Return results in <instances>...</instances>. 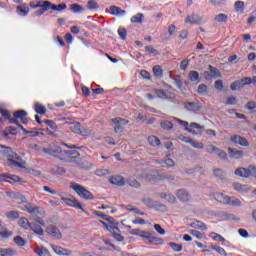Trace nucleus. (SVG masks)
I'll list each match as a JSON object with an SVG mask.
<instances>
[{"label":"nucleus","mask_w":256,"mask_h":256,"mask_svg":"<svg viewBox=\"0 0 256 256\" xmlns=\"http://www.w3.org/2000/svg\"><path fill=\"white\" fill-rule=\"evenodd\" d=\"M190 145H192L195 149H203L205 145L203 142L195 141V140H190Z\"/></svg>","instance_id":"4d7b16f0"},{"label":"nucleus","mask_w":256,"mask_h":256,"mask_svg":"<svg viewBox=\"0 0 256 256\" xmlns=\"http://www.w3.org/2000/svg\"><path fill=\"white\" fill-rule=\"evenodd\" d=\"M24 206V211H27V213H30V215H35V217H43L45 215V209L35 206L31 203L22 204Z\"/></svg>","instance_id":"39448f33"},{"label":"nucleus","mask_w":256,"mask_h":256,"mask_svg":"<svg viewBox=\"0 0 256 256\" xmlns=\"http://www.w3.org/2000/svg\"><path fill=\"white\" fill-rule=\"evenodd\" d=\"M211 249H213V251H216V253H219V255H227V252H225V249L221 246L212 245Z\"/></svg>","instance_id":"bf43d9fd"},{"label":"nucleus","mask_w":256,"mask_h":256,"mask_svg":"<svg viewBox=\"0 0 256 256\" xmlns=\"http://www.w3.org/2000/svg\"><path fill=\"white\" fill-rule=\"evenodd\" d=\"M0 148L4 149L1 151V153H3V155H6V157H9V155L13 153V150L11 149V147H7L5 145L0 144Z\"/></svg>","instance_id":"6e6d98bb"},{"label":"nucleus","mask_w":256,"mask_h":256,"mask_svg":"<svg viewBox=\"0 0 256 256\" xmlns=\"http://www.w3.org/2000/svg\"><path fill=\"white\" fill-rule=\"evenodd\" d=\"M9 167H19L20 169H25V161L17 153L13 152L8 157Z\"/></svg>","instance_id":"7ed1b4c3"},{"label":"nucleus","mask_w":256,"mask_h":256,"mask_svg":"<svg viewBox=\"0 0 256 256\" xmlns=\"http://www.w3.org/2000/svg\"><path fill=\"white\" fill-rule=\"evenodd\" d=\"M227 19H229V17L226 14H218L215 16V21L218 23H227Z\"/></svg>","instance_id":"de8ad7c7"},{"label":"nucleus","mask_w":256,"mask_h":256,"mask_svg":"<svg viewBox=\"0 0 256 256\" xmlns=\"http://www.w3.org/2000/svg\"><path fill=\"white\" fill-rule=\"evenodd\" d=\"M188 79L191 81V83H201V77L199 76V72L195 70H191L188 73Z\"/></svg>","instance_id":"6ab92c4d"},{"label":"nucleus","mask_w":256,"mask_h":256,"mask_svg":"<svg viewBox=\"0 0 256 256\" xmlns=\"http://www.w3.org/2000/svg\"><path fill=\"white\" fill-rule=\"evenodd\" d=\"M126 183L127 185H129L130 187H134L135 189H139V187H141V183H139V181L135 179H128Z\"/></svg>","instance_id":"09e8293b"},{"label":"nucleus","mask_w":256,"mask_h":256,"mask_svg":"<svg viewBox=\"0 0 256 256\" xmlns=\"http://www.w3.org/2000/svg\"><path fill=\"white\" fill-rule=\"evenodd\" d=\"M148 142L151 147H160L161 145V140L157 136H149Z\"/></svg>","instance_id":"7c9ffc66"},{"label":"nucleus","mask_w":256,"mask_h":256,"mask_svg":"<svg viewBox=\"0 0 256 256\" xmlns=\"http://www.w3.org/2000/svg\"><path fill=\"white\" fill-rule=\"evenodd\" d=\"M44 123L46 125H48L49 129H51V131H57V123H55V121L53 120H44Z\"/></svg>","instance_id":"5fc2aeb1"},{"label":"nucleus","mask_w":256,"mask_h":256,"mask_svg":"<svg viewBox=\"0 0 256 256\" xmlns=\"http://www.w3.org/2000/svg\"><path fill=\"white\" fill-rule=\"evenodd\" d=\"M30 229H32V231L36 233V235H40V236L45 235V231L38 224L32 223V225L30 226Z\"/></svg>","instance_id":"2f4dec72"},{"label":"nucleus","mask_w":256,"mask_h":256,"mask_svg":"<svg viewBox=\"0 0 256 256\" xmlns=\"http://www.w3.org/2000/svg\"><path fill=\"white\" fill-rule=\"evenodd\" d=\"M231 141L232 143L241 145V147H249V141L243 136L233 135L231 136Z\"/></svg>","instance_id":"ddd939ff"},{"label":"nucleus","mask_w":256,"mask_h":256,"mask_svg":"<svg viewBox=\"0 0 256 256\" xmlns=\"http://www.w3.org/2000/svg\"><path fill=\"white\" fill-rule=\"evenodd\" d=\"M53 251L56 253V255L60 256H70L71 255V250L65 249L61 246H52Z\"/></svg>","instance_id":"dca6fc26"},{"label":"nucleus","mask_w":256,"mask_h":256,"mask_svg":"<svg viewBox=\"0 0 256 256\" xmlns=\"http://www.w3.org/2000/svg\"><path fill=\"white\" fill-rule=\"evenodd\" d=\"M109 182L112 185H117V187H123V185H125V179H123V176L120 175L112 176L109 179Z\"/></svg>","instance_id":"f3484780"},{"label":"nucleus","mask_w":256,"mask_h":256,"mask_svg":"<svg viewBox=\"0 0 256 256\" xmlns=\"http://www.w3.org/2000/svg\"><path fill=\"white\" fill-rule=\"evenodd\" d=\"M70 11H72V13H76V14L85 13V8H83V6H81L77 3H74V4H71Z\"/></svg>","instance_id":"c756f323"},{"label":"nucleus","mask_w":256,"mask_h":256,"mask_svg":"<svg viewBox=\"0 0 256 256\" xmlns=\"http://www.w3.org/2000/svg\"><path fill=\"white\" fill-rule=\"evenodd\" d=\"M130 233L131 235H137L138 237H142V239H145V236L147 235V231H143L139 229H132Z\"/></svg>","instance_id":"a19ab883"},{"label":"nucleus","mask_w":256,"mask_h":256,"mask_svg":"<svg viewBox=\"0 0 256 256\" xmlns=\"http://www.w3.org/2000/svg\"><path fill=\"white\" fill-rule=\"evenodd\" d=\"M145 51L149 53V55H159V50L153 48V46H146Z\"/></svg>","instance_id":"e2e57ef3"},{"label":"nucleus","mask_w":256,"mask_h":256,"mask_svg":"<svg viewBox=\"0 0 256 256\" xmlns=\"http://www.w3.org/2000/svg\"><path fill=\"white\" fill-rule=\"evenodd\" d=\"M104 227L107 229V231H109L110 233H115V231H119V227L118 226H114V225H108L107 223L105 222H102Z\"/></svg>","instance_id":"603ef678"},{"label":"nucleus","mask_w":256,"mask_h":256,"mask_svg":"<svg viewBox=\"0 0 256 256\" xmlns=\"http://www.w3.org/2000/svg\"><path fill=\"white\" fill-rule=\"evenodd\" d=\"M67 4L61 3L59 5L52 4V11H65Z\"/></svg>","instance_id":"3c124183"},{"label":"nucleus","mask_w":256,"mask_h":256,"mask_svg":"<svg viewBox=\"0 0 256 256\" xmlns=\"http://www.w3.org/2000/svg\"><path fill=\"white\" fill-rule=\"evenodd\" d=\"M145 18V16L143 15V13H137L136 15L131 17V23H143V19Z\"/></svg>","instance_id":"72a5a7b5"},{"label":"nucleus","mask_w":256,"mask_h":256,"mask_svg":"<svg viewBox=\"0 0 256 256\" xmlns=\"http://www.w3.org/2000/svg\"><path fill=\"white\" fill-rule=\"evenodd\" d=\"M86 8L89 11H98L99 10V3L96 0H89L86 4Z\"/></svg>","instance_id":"c85d7f7f"},{"label":"nucleus","mask_w":256,"mask_h":256,"mask_svg":"<svg viewBox=\"0 0 256 256\" xmlns=\"http://www.w3.org/2000/svg\"><path fill=\"white\" fill-rule=\"evenodd\" d=\"M112 123H114V131L115 133H123L125 131L124 125H127L129 123V120L123 119L121 117H116L112 120Z\"/></svg>","instance_id":"0eeeda50"},{"label":"nucleus","mask_w":256,"mask_h":256,"mask_svg":"<svg viewBox=\"0 0 256 256\" xmlns=\"http://www.w3.org/2000/svg\"><path fill=\"white\" fill-rule=\"evenodd\" d=\"M158 177L162 178V179H167V181H175V175L173 173H162V174H158Z\"/></svg>","instance_id":"ea45409f"},{"label":"nucleus","mask_w":256,"mask_h":256,"mask_svg":"<svg viewBox=\"0 0 256 256\" xmlns=\"http://www.w3.org/2000/svg\"><path fill=\"white\" fill-rule=\"evenodd\" d=\"M224 219H227L228 221H241V218L236 217L234 214L226 213L223 215Z\"/></svg>","instance_id":"052dcab7"},{"label":"nucleus","mask_w":256,"mask_h":256,"mask_svg":"<svg viewBox=\"0 0 256 256\" xmlns=\"http://www.w3.org/2000/svg\"><path fill=\"white\" fill-rule=\"evenodd\" d=\"M14 117L16 119H20V121H21L24 117H27V111H25V110H18L16 112H14Z\"/></svg>","instance_id":"8fccbe9b"},{"label":"nucleus","mask_w":256,"mask_h":256,"mask_svg":"<svg viewBox=\"0 0 256 256\" xmlns=\"http://www.w3.org/2000/svg\"><path fill=\"white\" fill-rule=\"evenodd\" d=\"M176 197L179 199V201H182V203H187L191 200V194H189V192H187L185 189L177 190Z\"/></svg>","instance_id":"f8f14e48"},{"label":"nucleus","mask_w":256,"mask_h":256,"mask_svg":"<svg viewBox=\"0 0 256 256\" xmlns=\"http://www.w3.org/2000/svg\"><path fill=\"white\" fill-rule=\"evenodd\" d=\"M6 217L8 219H19V212L17 211H9L6 213Z\"/></svg>","instance_id":"0e129e2a"},{"label":"nucleus","mask_w":256,"mask_h":256,"mask_svg":"<svg viewBox=\"0 0 256 256\" xmlns=\"http://www.w3.org/2000/svg\"><path fill=\"white\" fill-rule=\"evenodd\" d=\"M233 185L235 191H238V193H243L244 191H247V185H243L241 183H234Z\"/></svg>","instance_id":"a18cd8bd"},{"label":"nucleus","mask_w":256,"mask_h":256,"mask_svg":"<svg viewBox=\"0 0 256 256\" xmlns=\"http://www.w3.org/2000/svg\"><path fill=\"white\" fill-rule=\"evenodd\" d=\"M0 113H1V115L4 119H7L9 121V119L11 117V112H9L8 110L3 109L2 107H0Z\"/></svg>","instance_id":"338daca9"},{"label":"nucleus","mask_w":256,"mask_h":256,"mask_svg":"<svg viewBox=\"0 0 256 256\" xmlns=\"http://www.w3.org/2000/svg\"><path fill=\"white\" fill-rule=\"evenodd\" d=\"M209 71L210 74L212 75V77H214V79H217L218 77H221V72H219V70L213 66H209Z\"/></svg>","instance_id":"c03bdc74"},{"label":"nucleus","mask_w":256,"mask_h":256,"mask_svg":"<svg viewBox=\"0 0 256 256\" xmlns=\"http://www.w3.org/2000/svg\"><path fill=\"white\" fill-rule=\"evenodd\" d=\"M70 130L72 133H76V135H82V137H89L91 135V130L85 128L79 122L72 123Z\"/></svg>","instance_id":"20e7f679"},{"label":"nucleus","mask_w":256,"mask_h":256,"mask_svg":"<svg viewBox=\"0 0 256 256\" xmlns=\"http://www.w3.org/2000/svg\"><path fill=\"white\" fill-rule=\"evenodd\" d=\"M161 197L162 199H165L166 201H168V203H175V196L172 194L162 193Z\"/></svg>","instance_id":"864d4df0"},{"label":"nucleus","mask_w":256,"mask_h":256,"mask_svg":"<svg viewBox=\"0 0 256 256\" xmlns=\"http://www.w3.org/2000/svg\"><path fill=\"white\" fill-rule=\"evenodd\" d=\"M70 189H73L81 197L82 199H86L89 201H93L95 197H93V194L87 190L85 187L81 186V184L77 183H70Z\"/></svg>","instance_id":"f03ea898"},{"label":"nucleus","mask_w":256,"mask_h":256,"mask_svg":"<svg viewBox=\"0 0 256 256\" xmlns=\"http://www.w3.org/2000/svg\"><path fill=\"white\" fill-rule=\"evenodd\" d=\"M34 253H36L38 256H51L49 250L44 246L38 247L36 250H34Z\"/></svg>","instance_id":"a878e982"},{"label":"nucleus","mask_w":256,"mask_h":256,"mask_svg":"<svg viewBox=\"0 0 256 256\" xmlns=\"http://www.w3.org/2000/svg\"><path fill=\"white\" fill-rule=\"evenodd\" d=\"M37 7L40 8L41 10L36 11L35 15L36 17H41V15H43V13H45L46 11H49V9L52 10L53 3L47 0H40L39 2H37Z\"/></svg>","instance_id":"423d86ee"},{"label":"nucleus","mask_w":256,"mask_h":256,"mask_svg":"<svg viewBox=\"0 0 256 256\" xmlns=\"http://www.w3.org/2000/svg\"><path fill=\"white\" fill-rule=\"evenodd\" d=\"M162 129H166V131H171L173 129V122L164 120L160 123Z\"/></svg>","instance_id":"79ce46f5"},{"label":"nucleus","mask_w":256,"mask_h":256,"mask_svg":"<svg viewBox=\"0 0 256 256\" xmlns=\"http://www.w3.org/2000/svg\"><path fill=\"white\" fill-rule=\"evenodd\" d=\"M20 227H23V229H29L31 228L32 223L29 222L27 218H20L19 220Z\"/></svg>","instance_id":"e433bc0d"},{"label":"nucleus","mask_w":256,"mask_h":256,"mask_svg":"<svg viewBox=\"0 0 256 256\" xmlns=\"http://www.w3.org/2000/svg\"><path fill=\"white\" fill-rule=\"evenodd\" d=\"M189 233H190V235H193L197 239H205V234L201 233L197 230H190Z\"/></svg>","instance_id":"13d9d810"},{"label":"nucleus","mask_w":256,"mask_h":256,"mask_svg":"<svg viewBox=\"0 0 256 256\" xmlns=\"http://www.w3.org/2000/svg\"><path fill=\"white\" fill-rule=\"evenodd\" d=\"M16 11L18 15H21V17H26V15L29 14V7L17 6Z\"/></svg>","instance_id":"f704fd0d"},{"label":"nucleus","mask_w":256,"mask_h":256,"mask_svg":"<svg viewBox=\"0 0 256 256\" xmlns=\"http://www.w3.org/2000/svg\"><path fill=\"white\" fill-rule=\"evenodd\" d=\"M64 153L67 155V157H72V159H77V157L81 155L77 150H68L64 151Z\"/></svg>","instance_id":"37998d69"},{"label":"nucleus","mask_w":256,"mask_h":256,"mask_svg":"<svg viewBox=\"0 0 256 256\" xmlns=\"http://www.w3.org/2000/svg\"><path fill=\"white\" fill-rule=\"evenodd\" d=\"M153 73L155 77H159V78L163 77V69L159 65H156L153 67Z\"/></svg>","instance_id":"49530a36"},{"label":"nucleus","mask_w":256,"mask_h":256,"mask_svg":"<svg viewBox=\"0 0 256 256\" xmlns=\"http://www.w3.org/2000/svg\"><path fill=\"white\" fill-rule=\"evenodd\" d=\"M173 81L181 93H185V89H183V78H181V75H175Z\"/></svg>","instance_id":"b1692460"},{"label":"nucleus","mask_w":256,"mask_h":256,"mask_svg":"<svg viewBox=\"0 0 256 256\" xmlns=\"http://www.w3.org/2000/svg\"><path fill=\"white\" fill-rule=\"evenodd\" d=\"M213 195L215 201H218V203H222L223 205H231L232 207H241V200L233 196H228L221 192H216Z\"/></svg>","instance_id":"f257e3e1"},{"label":"nucleus","mask_w":256,"mask_h":256,"mask_svg":"<svg viewBox=\"0 0 256 256\" xmlns=\"http://www.w3.org/2000/svg\"><path fill=\"white\" fill-rule=\"evenodd\" d=\"M10 237H13V231L8 230L7 228H1L0 230V240L7 241Z\"/></svg>","instance_id":"4be33fe9"},{"label":"nucleus","mask_w":256,"mask_h":256,"mask_svg":"<svg viewBox=\"0 0 256 256\" xmlns=\"http://www.w3.org/2000/svg\"><path fill=\"white\" fill-rule=\"evenodd\" d=\"M17 255V250L13 248L0 249V256H15Z\"/></svg>","instance_id":"393cba45"},{"label":"nucleus","mask_w":256,"mask_h":256,"mask_svg":"<svg viewBox=\"0 0 256 256\" xmlns=\"http://www.w3.org/2000/svg\"><path fill=\"white\" fill-rule=\"evenodd\" d=\"M183 106H184V109H186V111H189L190 113H199V111L203 109V105H201L199 101L184 102Z\"/></svg>","instance_id":"6e6552de"},{"label":"nucleus","mask_w":256,"mask_h":256,"mask_svg":"<svg viewBox=\"0 0 256 256\" xmlns=\"http://www.w3.org/2000/svg\"><path fill=\"white\" fill-rule=\"evenodd\" d=\"M156 95L159 99H168V101H175L177 95L169 90H156Z\"/></svg>","instance_id":"1a4fd4ad"},{"label":"nucleus","mask_w":256,"mask_h":256,"mask_svg":"<svg viewBox=\"0 0 256 256\" xmlns=\"http://www.w3.org/2000/svg\"><path fill=\"white\" fill-rule=\"evenodd\" d=\"M50 173H52L53 175H65V173H67V170H65V168L63 167L54 166L50 170Z\"/></svg>","instance_id":"473e14b6"},{"label":"nucleus","mask_w":256,"mask_h":256,"mask_svg":"<svg viewBox=\"0 0 256 256\" xmlns=\"http://www.w3.org/2000/svg\"><path fill=\"white\" fill-rule=\"evenodd\" d=\"M243 84L241 82V80L235 81L230 85V89L231 91H239L241 89H243Z\"/></svg>","instance_id":"c9c22d12"},{"label":"nucleus","mask_w":256,"mask_h":256,"mask_svg":"<svg viewBox=\"0 0 256 256\" xmlns=\"http://www.w3.org/2000/svg\"><path fill=\"white\" fill-rule=\"evenodd\" d=\"M213 175L219 181H225L227 179V175L225 174V171H223V169L221 168H214Z\"/></svg>","instance_id":"a211bd4d"},{"label":"nucleus","mask_w":256,"mask_h":256,"mask_svg":"<svg viewBox=\"0 0 256 256\" xmlns=\"http://www.w3.org/2000/svg\"><path fill=\"white\" fill-rule=\"evenodd\" d=\"M218 151H219V148L216 147L215 145L210 144V145L206 146V153H215L216 154Z\"/></svg>","instance_id":"69168bd1"},{"label":"nucleus","mask_w":256,"mask_h":256,"mask_svg":"<svg viewBox=\"0 0 256 256\" xmlns=\"http://www.w3.org/2000/svg\"><path fill=\"white\" fill-rule=\"evenodd\" d=\"M34 110L38 115H45V113H47V108L39 102L34 105Z\"/></svg>","instance_id":"cd10ccee"},{"label":"nucleus","mask_w":256,"mask_h":256,"mask_svg":"<svg viewBox=\"0 0 256 256\" xmlns=\"http://www.w3.org/2000/svg\"><path fill=\"white\" fill-rule=\"evenodd\" d=\"M46 233L52 237H55L56 239H61V237H63L61 231L53 225L47 226Z\"/></svg>","instance_id":"2eb2a0df"},{"label":"nucleus","mask_w":256,"mask_h":256,"mask_svg":"<svg viewBox=\"0 0 256 256\" xmlns=\"http://www.w3.org/2000/svg\"><path fill=\"white\" fill-rule=\"evenodd\" d=\"M7 179H11V181H13L14 183H25V180L21 179V177L17 175L7 173L0 174V181H3L5 183H11V181Z\"/></svg>","instance_id":"9d476101"},{"label":"nucleus","mask_w":256,"mask_h":256,"mask_svg":"<svg viewBox=\"0 0 256 256\" xmlns=\"http://www.w3.org/2000/svg\"><path fill=\"white\" fill-rule=\"evenodd\" d=\"M110 13L116 17H123V15H127V11L119 8V6H110Z\"/></svg>","instance_id":"aec40b11"},{"label":"nucleus","mask_w":256,"mask_h":256,"mask_svg":"<svg viewBox=\"0 0 256 256\" xmlns=\"http://www.w3.org/2000/svg\"><path fill=\"white\" fill-rule=\"evenodd\" d=\"M228 153L232 159H241L243 157V151L233 149L231 147L228 148Z\"/></svg>","instance_id":"5701e85b"},{"label":"nucleus","mask_w":256,"mask_h":256,"mask_svg":"<svg viewBox=\"0 0 256 256\" xmlns=\"http://www.w3.org/2000/svg\"><path fill=\"white\" fill-rule=\"evenodd\" d=\"M198 93L199 95H205V93H207V86L205 84H200L198 86Z\"/></svg>","instance_id":"774afa93"},{"label":"nucleus","mask_w":256,"mask_h":256,"mask_svg":"<svg viewBox=\"0 0 256 256\" xmlns=\"http://www.w3.org/2000/svg\"><path fill=\"white\" fill-rule=\"evenodd\" d=\"M62 201L66 203V205H69V207H75V209H80L81 211H85L81 203H79V201H77L75 197H70V198L62 197Z\"/></svg>","instance_id":"9b49d317"},{"label":"nucleus","mask_w":256,"mask_h":256,"mask_svg":"<svg viewBox=\"0 0 256 256\" xmlns=\"http://www.w3.org/2000/svg\"><path fill=\"white\" fill-rule=\"evenodd\" d=\"M144 239L148 240V243H150V245H163L164 243V240L162 238L153 236L149 232H146V236H144Z\"/></svg>","instance_id":"4468645a"},{"label":"nucleus","mask_w":256,"mask_h":256,"mask_svg":"<svg viewBox=\"0 0 256 256\" xmlns=\"http://www.w3.org/2000/svg\"><path fill=\"white\" fill-rule=\"evenodd\" d=\"M14 243L18 245V247H25V245L27 244V241L23 239V237L21 236H15Z\"/></svg>","instance_id":"4c0bfd02"},{"label":"nucleus","mask_w":256,"mask_h":256,"mask_svg":"<svg viewBox=\"0 0 256 256\" xmlns=\"http://www.w3.org/2000/svg\"><path fill=\"white\" fill-rule=\"evenodd\" d=\"M168 245L173 249L176 253H179L183 251V245L175 243V242H169Z\"/></svg>","instance_id":"58836bf2"},{"label":"nucleus","mask_w":256,"mask_h":256,"mask_svg":"<svg viewBox=\"0 0 256 256\" xmlns=\"http://www.w3.org/2000/svg\"><path fill=\"white\" fill-rule=\"evenodd\" d=\"M185 23H190L191 25H197L201 23V18L197 14H192L191 16L186 17Z\"/></svg>","instance_id":"412c9836"},{"label":"nucleus","mask_w":256,"mask_h":256,"mask_svg":"<svg viewBox=\"0 0 256 256\" xmlns=\"http://www.w3.org/2000/svg\"><path fill=\"white\" fill-rule=\"evenodd\" d=\"M142 202L146 207H150V209H153L155 207V201H153L151 198L143 199Z\"/></svg>","instance_id":"680f3d73"},{"label":"nucleus","mask_w":256,"mask_h":256,"mask_svg":"<svg viewBox=\"0 0 256 256\" xmlns=\"http://www.w3.org/2000/svg\"><path fill=\"white\" fill-rule=\"evenodd\" d=\"M234 173L238 177H243L244 179H247L249 177V172L247 171V168L240 167L236 169Z\"/></svg>","instance_id":"bb28decb"}]
</instances>
